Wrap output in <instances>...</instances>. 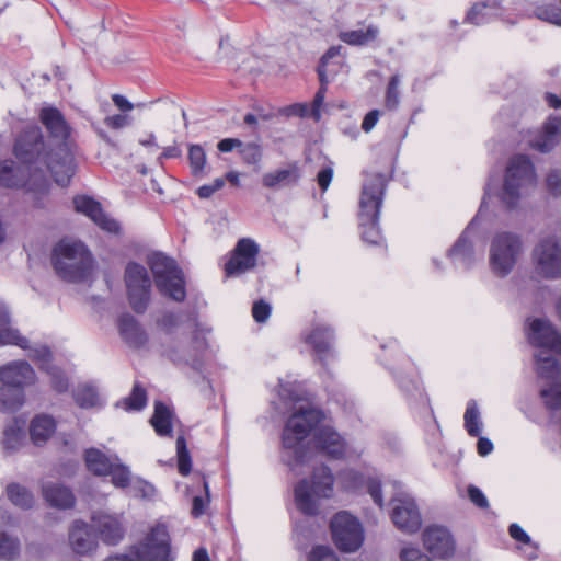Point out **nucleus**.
Wrapping results in <instances>:
<instances>
[{"label": "nucleus", "instance_id": "f257e3e1", "mask_svg": "<svg viewBox=\"0 0 561 561\" xmlns=\"http://www.w3.org/2000/svg\"><path fill=\"white\" fill-rule=\"evenodd\" d=\"M323 417L322 411L311 404L300 405L288 417L282 435V458L288 467L305 462L304 442L312 431L316 447L325 456L332 459L346 456L347 446L341 435L330 426L318 427Z\"/></svg>", "mask_w": 561, "mask_h": 561}, {"label": "nucleus", "instance_id": "f03ea898", "mask_svg": "<svg viewBox=\"0 0 561 561\" xmlns=\"http://www.w3.org/2000/svg\"><path fill=\"white\" fill-rule=\"evenodd\" d=\"M14 156L31 176V185L48 187L50 173L58 185L67 186L75 174V158L67 146L49 149L38 126H26L18 136Z\"/></svg>", "mask_w": 561, "mask_h": 561}, {"label": "nucleus", "instance_id": "7ed1b4c3", "mask_svg": "<svg viewBox=\"0 0 561 561\" xmlns=\"http://www.w3.org/2000/svg\"><path fill=\"white\" fill-rule=\"evenodd\" d=\"M387 182L386 175L379 172L366 173L363 182L358 218L362 238L370 244H378L381 240L378 220Z\"/></svg>", "mask_w": 561, "mask_h": 561}, {"label": "nucleus", "instance_id": "20e7f679", "mask_svg": "<svg viewBox=\"0 0 561 561\" xmlns=\"http://www.w3.org/2000/svg\"><path fill=\"white\" fill-rule=\"evenodd\" d=\"M51 264L56 274L70 283L88 280L93 271V259L88 248L69 239H62L54 247Z\"/></svg>", "mask_w": 561, "mask_h": 561}, {"label": "nucleus", "instance_id": "39448f33", "mask_svg": "<svg viewBox=\"0 0 561 561\" xmlns=\"http://www.w3.org/2000/svg\"><path fill=\"white\" fill-rule=\"evenodd\" d=\"M149 265L158 290L181 302L186 297L184 276L176 262L161 252H153L148 255Z\"/></svg>", "mask_w": 561, "mask_h": 561}, {"label": "nucleus", "instance_id": "423d86ee", "mask_svg": "<svg viewBox=\"0 0 561 561\" xmlns=\"http://www.w3.org/2000/svg\"><path fill=\"white\" fill-rule=\"evenodd\" d=\"M522 238L511 231L494 234L490 244L489 263L491 271L499 277L507 276L523 254Z\"/></svg>", "mask_w": 561, "mask_h": 561}, {"label": "nucleus", "instance_id": "0eeeda50", "mask_svg": "<svg viewBox=\"0 0 561 561\" xmlns=\"http://www.w3.org/2000/svg\"><path fill=\"white\" fill-rule=\"evenodd\" d=\"M333 476L328 467L313 471L312 484L301 480L295 488V502L299 511L306 515L318 513V499L330 497L333 491Z\"/></svg>", "mask_w": 561, "mask_h": 561}, {"label": "nucleus", "instance_id": "6e6552de", "mask_svg": "<svg viewBox=\"0 0 561 561\" xmlns=\"http://www.w3.org/2000/svg\"><path fill=\"white\" fill-rule=\"evenodd\" d=\"M105 561H172L170 536L164 525H157L129 554L110 557Z\"/></svg>", "mask_w": 561, "mask_h": 561}, {"label": "nucleus", "instance_id": "1a4fd4ad", "mask_svg": "<svg viewBox=\"0 0 561 561\" xmlns=\"http://www.w3.org/2000/svg\"><path fill=\"white\" fill-rule=\"evenodd\" d=\"M535 183V171L530 160L525 156L513 157L506 168L501 201L512 208L517 205L522 190Z\"/></svg>", "mask_w": 561, "mask_h": 561}, {"label": "nucleus", "instance_id": "9d476101", "mask_svg": "<svg viewBox=\"0 0 561 561\" xmlns=\"http://www.w3.org/2000/svg\"><path fill=\"white\" fill-rule=\"evenodd\" d=\"M124 278L133 310L137 313L145 312L151 297V279L147 270L138 263L130 262L126 266Z\"/></svg>", "mask_w": 561, "mask_h": 561}, {"label": "nucleus", "instance_id": "9b49d317", "mask_svg": "<svg viewBox=\"0 0 561 561\" xmlns=\"http://www.w3.org/2000/svg\"><path fill=\"white\" fill-rule=\"evenodd\" d=\"M533 261L538 275L556 279L561 277V243L556 236L539 240L533 250Z\"/></svg>", "mask_w": 561, "mask_h": 561}, {"label": "nucleus", "instance_id": "f8f14e48", "mask_svg": "<svg viewBox=\"0 0 561 561\" xmlns=\"http://www.w3.org/2000/svg\"><path fill=\"white\" fill-rule=\"evenodd\" d=\"M331 531L336 547L344 552L359 549L364 541V530L356 517L347 512H340L331 520Z\"/></svg>", "mask_w": 561, "mask_h": 561}, {"label": "nucleus", "instance_id": "ddd939ff", "mask_svg": "<svg viewBox=\"0 0 561 561\" xmlns=\"http://www.w3.org/2000/svg\"><path fill=\"white\" fill-rule=\"evenodd\" d=\"M391 501L393 503L391 513L393 524L404 533H416L422 526V519L414 500L399 490Z\"/></svg>", "mask_w": 561, "mask_h": 561}, {"label": "nucleus", "instance_id": "4468645a", "mask_svg": "<svg viewBox=\"0 0 561 561\" xmlns=\"http://www.w3.org/2000/svg\"><path fill=\"white\" fill-rule=\"evenodd\" d=\"M259 253L260 247L253 239H240L232 250L230 259L225 264L226 275L228 277L239 276L254 268Z\"/></svg>", "mask_w": 561, "mask_h": 561}, {"label": "nucleus", "instance_id": "2eb2a0df", "mask_svg": "<svg viewBox=\"0 0 561 561\" xmlns=\"http://www.w3.org/2000/svg\"><path fill=\"white\" fill-rule=\"evenodd\" d=\"M91 528L106 545H117L125 534L121 515L96 511L91 516Z\"/></svg>", "mask_w": 561, "mask_h": 561}, {"label": "nucleus", "instance_id": "dca6fc26", "mask_svg": "<svg viewBox=\"0 0 561 561\" xmlns=\"http://www.w3.org/2000/svg\"><path fill=\"white\" fill-rule=\"evenodd\" d=\"M527 337L531 345L561 353V335L547 319H533L527 327Z\"/></svg>", "mask_w": 561, "mask_h": 561}, {"label": "nucleus", "instance_id": "f3484780", "mask_svg": "<svg viewBox=\"0 0 561 561\" xmlns=\"http://www.w3.org/2000/svg\"><path fill=\"white\" fill-rule=\"evenodd\" d=\"M28 357L38 362L39 368L50 376V382L57 392H66L69 388L68 378L64 373L50 364L51 352L47 346L37 345L28 350Z\"/></svg>", "mask_w": 561, "mask_h": 561}, {"label": "nucleus", "instance_id": "a211bd4d", "mask_svg": "<svg viewBox=\"0 0 561 561\" xmlns=\"http://www.w3.org/2000/svg\"><path fill=\"white\" fill-rule=\"evenodd\" d=\"M0 381L2 385L25 388L35 383L36 374L28 363L13 360L0 366Z\"/></svg>", "mask_w": 561, "mask_h": 561}, {"label": "nucleus", "instance_id": "6ab92c4d", "mask_svg": "<svg viewBox=\"0 0 561 561\" xmlns=\"http://www.w3.org/2000/svg\"><path fill=\"white\" fill-rule=\"evenodd\" d=\"M73 206L76 211L88 216L100 228L108 232H117L119 229L118 224L108 218L99 202L87 195H78L73 198Z\"/></svg>", "mask_w": 561, "mask_h": 561}, {"label": "nucleus", "instance_id": "aec40b11", "mask_svg": "<svg viewBox=\"0 0 561 561\" xmlns=\"http://www.w3.org/2000/svg\"><path fill=\"white\" fill-rule=\"evenodd\" d=\"M424 547L435 557L448 558L454 552V541L450 533L444 527H428L423 533Z\"/></svg>", "mask_w": 561, "mask_h": 561}, {"label": "nucleus", "instance_id": "412c9836", "mask_svg": "<svg viewBox=\"0 0 561 561\" xmlns=\"http://www.w3.org/2000/svg\"><path fill=\"white\" fill-rule=\"evenodd\" d=\"M41 121L48 130L50 137L58 141L56 148L67 146L71 150L67 141L70 136L71 128L59 110L55 107L43 108L41 112Z\"/></svg>", "mask_w": 561, "mask_h": 561}, {"label": "nucleus", "instance_id": "4be33fe9", "mask_svg": "<svg viewBox=\"0 0 561 561\" xmlns=\"http://www.w3.org/2000/svg\"><path fill=\"white\" fill-rule=\"evenodd\" d=\"M561 140V116H549L539 131L533 139L530 146L540 151L549 152Z\"/></svg>", "mask_w": 561, "mask_h": 561}, {"label": "nucleus", "instance_id": "5701e85b", "mask_svg": "<svg viewBox=\"0 0 561 561\" xmlns=\"http://www.w3.org/2000/svg\"><path fill=\"white\" fill-rule=\"evenodd\" d=\"M0 185L4 187H26L28 191L46 192L44 186L31 185V176L23 172V167L14 168L11 160L0 161Z\"/></svg>", "mask_w": 561, "mask_h": 561}, {"label": "nucleus", "instance_id": "b1692460", "mask_svg": "<svg viewBox=\"0 0 561 561\" xmlns=\"http://www.w3.org/2000/svg\"><path fill=\"white\" fill-rule=\"evenodd\" d=\"M477 218L472 219L467 229L458 238L454 247L448 251V256L457 268H469L474 262V254L469 233L476 224Z\"/></svg>", "mask_w": 561, "mask_h": 561}, {"label": "nucleus", "instance_id": "393cba45", "mask_svg": "<svg viewBox=\"0 0 561 561\" xmlns=\"http://www.w3.org/2000/svg\"><path fill=\"white\" fill-rule=\"evenodd\" d=\"M69 542L77 554L85 556L93 552L98 547V541L89 525L77 520L69 531Z\"/></svg>", "mask_w": 561, "mask_h": 561}, {"label": "nucleus", "instance_id": "a878e982", "mask_svg": "<svg viewBox=\"0 0 561 561\" xmlns=\"http://www.w3.org/2000/svg\"><path fill=\"white\" fill-rule=\"evenodd\" d=\"M333 331L327 325H316L309 333L304 335V341L309 344L320 360L331 352Z\"/></svg>", "mask_w": 561, "mask_h": 561}, {"label": "nucleus", "instance_id": "bb28decb", "mask_svg": "<svg viewBox=\"0 0 561 561\" xmlns=\"http://www.w3.org/2000/svg\"><path fill=\"white\" fill-rule=\"evenodd\" d=\"M300 178L299 169L290 164L285 169H277L265 173L262 176V184L266 188L279 190L286 186L295 185Z\"/></svg>", "mask_w": 561, "mask_h": 561}, {"label": "nucleus", "instance_id": "cd10ccee", "mask_svg": "<svg viewBox=\"0 0 561 561\" xmlns=\"http://www.w3.org/2000/svg\"><path fill=\"white\" fill-rule=\"evenodd\" d=\"M16 345L22 350H30V342L16 329L10 325V314L7 306L0 302V345Z\"/></svg>", "mask_w": 561, "mask_h": 561}, {"label": "nucleus", "instance_id": "c85d7f7f", "mask_svg": "<svg viewBox=\"0 0 561 561\" xmlns=\"http://www.w3.org/2000/svg\"><path fill=\"white\" fill-rule=\"evenodd\" d=\"M118 329L122 337L130 346L139 347L147 341L146 333L137 320L130 314H123L119 317Z\"/></svg>", "mask_w": 561, "mask_h": 561}, {"label": "nucleus", "instance_id": "c756f323", "mask_svg": "<svg viewBox=\"0 0 561 561\" xmlns=\"http://www.w3.org/2000/svg\"><path fill=\"white\" fill-rule=\"evenodd\" d=\"M43 495L45 500L55 507L70 508L75 504L72 492L58 483H46L43 486Z\"/></svg>", "mask_w": 561, "mask_h": 561}, {"label": "nucleus", "instance_id": "7c9ffc66", "mask_svg": "<svg viewBox=\"0 0 561 561\" xmlns=\"http://www.w3.org/2000/svg\"><path fill=\"white\" fill-rule=\"evenodd\" d=\"M85 465L89 471L95 476H107L108 470L117 460V456H107L96 448H90L85 451Z\"/></svg>", "mask_w": 561, "mask_h": 561}, {"label": "nucleus", "instance_id": "2f4dec72", "mask_svg": "<svg viewBox=\"0 0 561 561\" xmlns=\"http://www.w3.org/2000/svg\"><path fill=\"white\" fill-rule=\"evenodd\" d=\"M56 424L53 417L42 414L33 419L30 426L32 442L39 446L45 444L55 432Z\"/></svg>", "mask_w": 561, "mask_h": 561}, {"label": "nucleus", "instance_id": "473e14b6", "mask_svg": "<svg viewBox=\"0 0 561 561\" xmlns=\"http://www.w3.org/2000/svg\"><path fill=\"white\" fill-rule=\"evenodd\" d=\"M536 371L538 377L546 379L548 382L560 380V366L556 357L542 350L535 354Z\"/></svg>", "mask_w": 561, "mask_h": 561}, {"label": "nucleus", "instance_id": "72a5a7b5", "mask_svg": "<svg viewBox=\"0 0 561 561\" xmlns=\"http://www.w3.org/2000/svg\"><path fill=\"white\" fill-rule=\"evenodd\" d=\"M379 36L378 26L370 24L365 30L344 31L339 38L351 46H365L375 42Z\"/></svg>", "mask_w": 561, "mask_h": 561}, {"label": "nucleus", "instance_id": "f704fd0d", "mask_svg": "<svg viewBox=\"0 0 561 561\" xmlns=\"http://www.w3.org/2000/svg\"><path fill=\"white\" fill-rule=\"evenodd\" d=\"M25 400L24 388L2 385L0 387V411L14 412Z\"/></svg>", "mask_w": 561, "mask_h": 561}, {"label": "nucleus", "instance_id": "c9c22d12", "mask_svg": "<svg viewBox=\"0 0 561 561\" xmlns=\"http://www.w3.org/2000/svg\"><path fill=\"white\" fill-rule=\"evenodd\" d=\"M172 411L162 402L154 403V412L151 417V425L160 436H169L172 432Z\"/></svg>", "mask_w": 561, "mask_h": 561}, {"label": "nucleus", "instance_id": "e433bc0d", "mask_svg": "<svg viewBox=\"0 0 561 561\" xmlns=\"http://www.w3.org/2000/svg\"><path fill=\"white\" fill-rule=\"evenodd\" d=\"M463 425L467 433L472 437L480 436L482 432V420L476 400H469L463 415Z\"/></svg>", "mask_w": 561, "mask_h": 561}, {"label": "nucleus", "instance_id": "4c0bfd02", "mask_svg": "<svg viewBox=\"0 0 561 561\" xmlns=\"http://www.w3.org/2000/svg\"><path fill=\"white\" fill-rule=\"evenodd\" d=\"M539 394L547 410L561 409V380L547 382L541 387Z\"/></svg>", "mask_w": 561, "mask_h": 561}, {"label": "nucleus", "instance_id": "58836bf2", "mask_svg": "<svg viewBox=\"0 0 561 561\" xmlns=\"http://www.w3.org/2000/svg\"><path fill=\"white\" fill-rule=\"evenodd\" d=\"M7 495L12 504L23 510L31 508L34 504L33 494L18 483H11L7 486Z\"/></svg>", "mask_w": 561, "mask_h": 561}, {"label": "nucleus", "instance_id": "ea45409f", "mask_svg": "<svg viewBox=\"0 0 561 561\" xmlns=\"http://www.w3.org/2000/svg\"><path fill=\"white\" fill-rule=\"evenodd\" d=\"M21 542L18 537L0 533V560L12 561L20 556Z\"/></svg>", "mask_w": 561, "mask_h": 561}, {"label": "nucleus", "instance_id": "a19ab883", "mask_svg": "<svg viewBox=\"0 0 561 561\" xmlns=\"http://www.w3.org/2000/svg\"><path fill=\"white\" fill-rule=\"evenodd\" d=\"M107 476L112 477V483L119 489L127 488L131 481V472L129 468L123 465L118 457L108 470Z\"/></svg>", "mask_w": 561, "mask_h": 561}, {"label": "nucleus", "instance_id": "79ce46f5", "mask_svg": "<svg viewBox=\"0 0 561 561\" xmlns=\"http://www.w3.org/2000/svg\"><path fill=\"white\" fill-rule=\"evenodd\" d=\"M24 438L23 430L16 422L5 427L3 433V447L13 453L19 449Z\"/></svg>", "mask_w": 561, "mask_h": 561}, {"label": "nucleus", "instance_id": "37998d69", "mask_svg": "<svg viewBox=\"0 0 561 561\" xmlns=\"http://www.w3.org/2000/svg\"><path fill=\"white\" fill-rule=\"evenodd\" d=\"M75 400L81 408L100 405V397L96 389L89 385L78 387L75 392Z\"/></svg>", "mask_w": 561, "mask_h": 561}, {"label": "nucleus", "instance_id": "c03bdc74", "mask_svg": "<svg viewBox=\"0 0 561 561\" xmlns=\"http://www.w3.org/2000/svg\"><path fill=\"white\" fill-rule=\"evenodd\" d=\"M188 161L194 176H198L203 173L206 165V153L199 145H191L188 147Z\"/></svg>", "mask_w": 561, "mask_h": 561}, {"label": "nucleus", "instance_id": "a18cd8bd", "mask_svg": "<svg viewBox=\"0 0 561 561\" xmlns=\"http://www.w3.org/2000/svg\"><path fill=\"white\" fill-rule=\"evenodd\" d=\"M176 456L179 472L182 476H187L191 472L192 461L184 436L176 438Z\"/></svg>", "mask_w": 561, "mask_h": 561}, {"label": "nucleus", "instance_id": "49530a36", "mask_svg": "<svg viewBox=\"0 0 561 561\" xmlns=\"http://www.w3.org/2000/svg\"><path fill=\"white\" fill-rule=\"evenodd\" d=\"M239 152L241 154L243 162L252 165L259 164L263 157L262 148L256 142H242Z\"/></svg>", "mask_w": 561, "mask_h": 561}, {"label": "nucleus", "instance_id": "de8ad7c7", "mask_svg": "<svg viewBox=\"0 0 561 561\" xmlns=\"http://www.w3.org/2000/svg\"><path fill=\"white\" fill-rule=\"evenodd\" d=\"M146 403V391L138 383H135L130 396L123 401L125 410H141L145 408Z\"/></svg>", "mask_w": 561, "mask_h": 561}, {"label": "nucleus", "instance_id": "09e8293b", "mask_svg": "<svg viewBox=\"0 0 561 561\" xmlns=\"http://www.w3.org/2000/svg\"><path fill=\"white\" fill-rule=\"evenodd\" d=\"M399 85L400 77L398 75L392 76L389 80L385 96V106L388 110H396L400 103Z\"/></svg>", "mask_w": 561, "mask_h": 561}, {"label": "nucleus", "instance_id": "8fccbe9b", "mask_svg": "<svg viewBox=\"0 0 561 561\" xmlns=\"http://www.w3.org/2000/svg\"><path fill=\"white\" fill-rule=\"evenodd\" d=\"M536 15L540 20L548 21L550 23L561 26V8L554 4L537 8Z\"/></svg>", "mask_w": 561, "mask_h": 561}, {"label": "nucleus", "instance_id": "3c124183", "mask_svg": "<svg viewBox=\"0 0 561 561\" xmlns=\"http://www.w3.org/2000/svg\"><path fill=\"white\" fill-rule=\"evenodd\" d=\"M340 482L346 490H356L363 482L362 476L355 470H344L339 476Z\"/></svg>", "mask_w": 561, "mask_h": 561}, {"label": "nucleus", "instance_id": "603ef678", "mask_svg": "<svg viewBox=\"0 0 561 561\" xmlns=\"http://www.w3.org/2000/svg\"><path fill=\"white\" fill-rule=\"evenodd\" d=\"M486 3H476L466 15V21L473 25H481L488 21L484 13Z\"/></svg>", "mask_w": 561, "mask_h": 561}, {"label": "nucleus", "instance_id": "864d4df0", "mask_svg": "<svg viewBox=\"0 0 561 561\" xmlns=\"http://www.w3.org/2000/svg\"><path fill=\"white\" fill-rule=\"evenodd\" d=\"M309 561H339L332 549L327 546H318L309 554Z\"/></svg>", "mask_w": 561, "mask_h": 561}, {"label": "nucleus", "instance_id": "5fc2aeb1", "mask_svg": "<svg viewBox=\"0 0 561 561\" xmlns=\"http://www.w3.org/2000/svg\"><path fill=\"white\" fill-rule=\"evenodd\" d=\"M271 314V306L263 301H256L254 302L252 307V316L256 322H265Z\"/></svg>", "mask_w": 561, "mask_h": 561}, {"label": "nucleus", "instance_id": "6e6d98bb", "mask_svg": "<svg viewBox=\"0 0 561 561\" xmlns=\"http://www.w3.org/2000/svg\"><path fill=\"white\" fill-rule=\"evenodd\" d=\"M547 186L549 192L554 195H561V171L553 170L547 176Z\"/></svg>", "mask_w": 561, "mask_h": 561}, {"label": "nucleus", "instance_id": "4d7b16f0", "mask_svg": "<svg viewBox=\"0 0 561 561\" xmlns=\"http://www.w3.org/2000/svg\"><path fill=\"white\" fill-rule=\"evenodd\" d=\"M205 491H206V497L202 496H195L193 499V506H192V515L194 517H199L205 513L206 506L208 504V485L207 482H204Z\"/></svg>", "mask_w": 561, "mask_h": 561}, {"label": "nucleus", "instance_id": "13d9d810", "mask_svg": "<svg viewBox=\"0 0 561 561\" xmlns=\"http://www.w3.org/2000/svg\"><path fill=\"white\" fill-rule=\"evenodd\" d=\"M367 491L368 493L370 494L371 499L374 500V502L380 507L382 508L383 506V501H382V495H381V485H380V482L376 479H369L367 481Z\"/></svg>", "mask_w": 561, "mask_h": 561}, {"label": "nucleus", "instance_id": "bf43d9fd", "mask_svg": "<svg viewBox=\"0 0 561 561\" xmlns=\"http://www.w3.org/2000/svg\"><path fill=\"white\" fill-rule=\"evenodd\" d=\"M225 185V179L218 178L209 185H203L197 190L201 198H208Z\"/></svg>", "mask_w": 561, "mask_h": 561}, {"label": "nucleus", "instance_id": "052dcab7", "mask_svg": "<svg viewBox=\"0 0 561 561\" xmlns=\"http://www.w3.org/2000/svg\"><path fill=\"white\" fill-rule=\"evenodd\" d=\"M468 496H469L470 501L480 508H485L489 505L485 495L482 493V491L479 488H477L474 485H470L468 488Z\"/></svg>", "mask_w": 561, "mask_h": 561}, {"label": "nucleus", "instance_id": "680f3d73", "mask_svg": "<svg viewBox=\"0 0 561 561\" xmlns=\"http://www.w3.org/2000/svg\"><path fill=\"white\" fill-rule=\"evenodd\" d=\"M327 90L328 89H325L324 87H320L318 92L314 95L312 110H311V116L316 121H319L321 117L320 108L324 102Z\"/></svg>", "mask_w": 561, "mask_h": 561}, {"label": "nucleus", "instance_id": "e2e57ef3", "mask_svg": "<svg viewBox=\"0 0 561 561\" xmlns=\"http://www.w3.org/2000/svg\"><path fill=\"white\" fill-rule=\"evenodd\" d=\"M104 124L112 129H121L129 125V118L126 115L117 114L105 117Z\"/></svg>", "mask_w": 561, "mask_h": 561}, {"label": "nucleus", "instance_id": "0e129e2a", "mask_svg": "<svg viewBox=\"0 0 561 561\" xmlns=\"http://www.w3.org/2000/svg\"><path fill=\"white\" fill-rule=\"evenodd\" d=\"M332 176H333V169L331 167H325L319 171V173L317 175V181L322 191H325L329 187V185L332 181Z\"/></svg>", "mask_w": 561, "mask_h": 561}, {"label": "nucleus", "instance_id": "69168bd1", "mask_svg": "<svg viewBox=\"0 0 561 561\" xmlns=\"http://www.w3.org/2000/svg\"><path fill=\"white\" fill-rule=\"evenodd\" d=\"M379 115H380V112L378 110H373V111L368 112L365 115L363 123H362L363 130H365L366 133L370 131L377 124Z\"/></svg>", "mask_w": 561, "mask_h": 561}, {"label": "nucleus", "instance_id": "338daca9", "mask_svg": "<svg viewBox=\"0 0 561 561\" xmlns=\"http://www.w3.org/2000/svg\"><path fill=\"white\" fill-rule=\"evenodd\" d=\"M242 146V141L237 138H225L217 144V148L221 152H230Z\"/></svg>", "mask_w": 561, "mask_h": 561}, {"label": "nucleus", "instance_id": "774afa93", "mask_svg": "<svg viewBox=\"0 0 561 561\" xmlns=\"http://www.w3.org/2000/svg\"><path fill=\"white\" fill-rule=\"evenodd\" d=\"M508 531L511 537L514 538L515 540L520 541L523 543L530 542V537L524 531V529L519 525L512 524L510 526Z\"/></svg>", "mask_w": 561, "mask_h": 561}]
</instances>
